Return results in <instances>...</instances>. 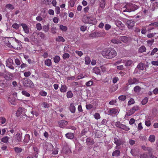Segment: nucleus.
I'll list each match as a JSON object with an SVG mask.
<instances>
[{
  "label": "nucleus",
  "instance_id": "obj_1",
  "mask_svg": "<svg viewBox=\"0 0 158 158\" xmlns=\"http://www.w3.org/2000/svg\"><path fill=\"white\" fill-rule=\"evenodd\" d=\"M102 55L105 58L108 59L114 58L117 55V52L115 50L111 48L104 49L102 52Z\"/></svg>",
  "mask_w": 158,
  "mask_h": 158
},
{
  "label": "nucleus",
  "instance_id": "obj_2",
  "mask_svg": "<svg viewBox=\"0 0 158 158\" xmlns=\"http://www.w3.org/2000/svg\"><path fill=\"white\" fill-rule=\"evenodd\" d=\"M138 8L137 6L133 4L132 3H127L123 8H122V10L124 12H129L134 11Z\"/></svg>",
  "mask_w": 158,
  "mask_h": 158
},
{
  "label": "nucleus",
  "instance_id": "obj_3",
  "mask_svg": "<svg viewBox=\"0 0 158 158\" xmlns=\"http://www.w3.org/2000/svg\"><path fill=\"white\" fill-rule=\"evenodd\" d=\"M83 21L85 23L95 24L97 23V20L94 18L85 16L83 19Z\"/></svg>",
  "mask_w": 158,
  "mask_h": 158
},
{
  "label": "nucleus",
  "instance_id": "obj_4",
  "mask_svg": "<svg viewBox=\"0 0 158 158\" xmlns=\"http://www.w3.org/2000/svg\"><path fill=\"white\" fill-rule=\"evenodd\" d=\"M5 40L6 41L5 43L6 45L9 47H12V46L10 45L11 42L12 41H15L17 43H18L19 42V40H17L15 38L13 37L6 38Z\"/></svg>",
  "mask_w": 158,
  "mask_h": 158
},
{
  "label": "nucleus",
  "instance_id": "obj_5",
  "mask_svg": "<svg viewBox=\"0 0 158 158\" xmlns=\"http://www.w3.org/2000/svg\"><path fill=\"white\" fill-rule=\"evenodd\" d=\"M6 66L10 69L14 70V67L13 66L14 64L13 60L11 59H9L7 60L6 61Z\"/></svg>",
  "mask_w": 158,
  "mask_h": 158
},
{
  "label": "nucleus",
  "instance_id": "obj_6",
  "mask_svg": "<svg viewBox=\"0 0 158 158\" xmlns=\"http://www.w3.org/2000/svg\"><path fill=\"white\" fill-rule=\"evenodd\" d=\"M24 85L27 87H32L34 86V84L32 82L30 79H26L23 81Z\"/></svg>",
  "mask_w": 158,
  "mask_h": 158
},
{
  "label": "nucleus",
  "instance_id": "obj_7",
  "mask_svg": "<svg viewBox=\"0 0 158 158\" xmlns=\"http://www.w3.org/2000/svg\"><path fill=\"white\" fill-rule=\"evenodd\" d=\"M44 148L47 150L51 151L53 150V146L52 143H45Z\"/></svg>",
  "mask_w": 158,
  "mask_h": 158
},
{
  "label": "nucleus",
  "instance_id": "obj_8",
  "mask_svg": "<svg viewBox=\"0 0 158 158\" xmlns=\"http://www.w3.org/2000/svg\"><path fill=\"white\" fill-rule=\"evenodd\" d=\"M20 25L22 27L23 30L25 33L28 34L29 33V28L26 24L22 23Z\"/></svg>",
  "mask_w": 158,
  "mask_h": 158
},
{
  "label": "nucleus",
  "instance_id": "obj_9",
  "mask_svg": "<svg viewBox=\"0 0 158 158\" xmlns=\"http://www.w3.org/2000/svg\"><path fill=\"white\" fill-rule=\"evenodd\" d=\"M127 23L129 29H131L134 26V22L131 20H129L127 21Z\"/></svg>",
  "mask_w": 158,
  "mask_h": 158
},
{
  "label": "nucleus",
  "instance_id": "obj_10",
  "mask_svg": "<svg viewBox=\"0 0 158 158\" xmlns=\"http://www.w3.org/2000/svg\"><path fill=\"white\" fill-rule=\"evenodd\" d=\"M115 24L120 29L123 30L124 27V25L121 22L119 21H116L115 22Z\"/></svg>",
  "mask_w": 158,
  "mask_h": 158
},
{
  "label": "nucleus",
  "instance_id": "obj_11",
  "mask_svg": "<svg viewBox=\"0 0 158 158\" xmlns=\"http://www.w3.org/2000/svg\"><path fill=\"white\" fill-rule=\"evenodd\" d=\"M26 111V109L21 107L19 108L16 112V115L17 117H19L23 112L25 113Z\"/></svg>",
  "mask_w": 158,
  "mask_h": 158
},
{
  "label": "nucleus",
  "instance_id": "obj_12",
  "mask_svg": "<svg viewBox=\"0 0 158 158\" xmlns=\"http://www.w3.org/2000/svg\"><path fill=\"white\" fill-rule=\"evenodd\" d=\"M118 112V110L114 108H110L108 111V114L110 115L114 114Z\"/></svg>",
  "mask_w": 158,
  "mask_h": 158
},
{
  "label": "nucleus",
  "instance_id": "obj_13",
  "mask_svg": "<svg viewBox=\"0 0 158 158\" xmlns=\"http://www.w3.org/2000/svg\"><path fill=\"white\" fill-rule=\"evenodd\" d=\"M128 83L129 85L137 84L139 82V81L135 78L129 79L128 81Z\"/></svg>",
  "mask_w": 158,
  "mask_h": 158
},
{
  "label": "nucleus",
  "instance_id": "obj_14",
  "mask_svg": "<svg viewBox=\"0 0 158 158\" xmlns=\"http://www.w3.org/2000/svg\"><path fill=\"white\" fill-rule=\"evenodd\" d=\"M119 39L125 43H127L129 41L130 38L125 36H121L119 38Z\"/></svg>",
  "mask_w": 158,
  "mask_h": 158
},
{
  "label": "nucleus",
  "instance_id": "obj_15",
  "mask_svg": "<svg viewBox=\"0 0 158 158\" xmlns=\"http://www.w3.org/2000/svg\"><path fill=\"white\" fill-rule=\"evenodd\" d=\"M67 124V122L65 120H60L58 122L59 126L61 128L64 127Z\"/></svg>",
  "mask_w": 158,
  "mask_h": 158
},
{
  "label": "nucleus",
  "instance_id": "obj_16",
  "mask_svg": "<svg viewBox=\"0 0 158 158\" xmlns=\"http://www.w3.org/2000/svg\"><path fill=\"white\" fill-rule=\"evenodd\" d=\"M139 107L138 106L136 105L133 106L131 109L130 110V114L128 115H130L133 114L136 111L139 109Z\"/></svg>",
  "mask_w": 158,
  "mask_h": 158
},
{
  "label": "nucleus",
  "instance_id": "obj_17",
  "mask_svg": "<svg viewBox=\"0 0 158 158\" xmlns=\"http://www.w3.org/2000/svg\"><path fill=\"white\" fill-rule=\"evenodd\" d=\"M69 110L70 112L72 113H74L76 110V108L73 103L70 104L69 107Z\"/></svg>",
  "mask_w": 158,
  "mask_h": 158
},
{
  "label": "nucleus",
  "instance_id": "obj_18",
  "mask_svg": "<svg viewBox=\"0 0 158 158\" xmlns=\"http://www.w3.org/2000/svg\"><path fill=\"white\" fill-rule=\"evenodd\" d=\"M133 61L130 60H125V62L124 63L126 67H128L131 66L133 64Z\"/></svg>",
  "mask_w": 158,
  "mask_h": 158
},
{
  "label": "nucleus",
  "instance_id": "obj_19",
  "mask_svg": "<svg viewBox=\"0 0 158 158\" xmlns=\"http://www.w3.org/2000/svg\"><path fill=\"white\" fill-rule=\"evenodd\" d=\"M13 77L14 76L13 74L8 73L6 75L5 78L6 80H10L12 79L13 78Z\"/></svg>",
  "mask_w": 158,
  "mask_h": 158
},
{
  "label": "nucleus",
  "instance_id": "obj_20",
  "mask_svg": "<svg viewBox=\"0 0 158 158\" xmlns=\"http://www.w3.org/2000/svg\"><path fill=\"white\" fill-rule=\"evenodd\" d=\"M131 153L133 156H138L139 155V151L137 148L132 149L131 151Z\"/></svg>",
  "mask_w": 158,
  "mask_h": 158
},
{
  "label": "nucleus",
  "instance_id": "obj_21",
  "mask_svg": "<svg viewBox=\"0 0 158 158\" xmlns=\"http://www.w3.org/2000/svg\"><path fill=\"white\" fill-rule=\"evenodd\" d=\"M148 139L151 143H154L156 139V136L154 135H150L148 138Z\"/></svg>",
  "mask_w": 158,
  "mask_h": 158
},
{
  "label": "nucleus",
  "instance_id": "obj_22",
  "mask_svg": "<svg viewBox=\"0 0 158 158\" xmlns=\"http://www.w3.org/2000/svg\"><path fill=\"white\" fill-rule=\"evenodd\" d=\"M120 152L118 150L114 151L112 153V156H113L117 157L120 156Z\"/></svg>",
  "mask_w": 158,
  "mask_h": 158
},
{
  "label": "nucleus",
  "instance_id": "obj_23",
  "mask_svg": "<svg viewBox=\"0 0 158 158\" xmlns=\"http://www.w3.org/2000/svg\"><path fill=\"white\" fill-rule=\"evenodd\" d=\"M67 89V87L66 85H62L60 89V91L62 93H64L66 91Z\"/></svg>",
  "mask_w": 158,
  "mask_h": 158
},
{
  "label": "nucleus",
  "instance_id": "obj_24",
  "mask_svg": "<svg viewBox=\"0 0 158 158\" xmlns=\"http://www.w3.org/2000/svg\"><path fill=\"white\" fill-rule=\"evenodd\" d=\"M44 63L46 66L48 67L52 65L51 60L49 59L46 60L44 61Z\"/></svg>",
  "mask_w": 158,
  "mask_h": 158
},
{
  "label": "nucleus",
  "instance_id": "obj_25",
  "mask_svg": "<svg viewBox=\"0 0 158 158\" xmlns=\"http://www.w3.org/2000/svg\"><path fill=\"white\" fill-rule=\"evenodd\" d=\"M65 136L69 139H72L74 137L73 134L71 133H68L66 134Z\"/></svg>",
  "mask_w": 158,
  "mask_h": 158
},
{
  "label": "nucleus",
  "instance_id": "obj_26",
  "mask_svg": "<svg viewBox=\"0 0 158 158\" xmlns=\"http://www.w3.org/2000/svg\"><path fill=\"white\" fill-rule=\"evenodd\" d=\"M111 42L114 44H118L121 43L119 40L117 39H113L111 40Z\"/></svg>",
  "mask_w": 158,
  "mask_h": 158
},
{
  "label": "nucleus",
  "instance_id": "obj_27",
  "mask_svg": "<svg viewBox=\"0 0 158 158\" xmlns=\"http://www.w3.org/2000/svg\"><path fill=\"white\" fill-rule=\"evenodd\" d=\"M93 72L97 74H100V70L98 67H95L93 69Z\"/></svg>",
  "mask_w": 158,
  "mask_h": 158
},
{
  "label": "nucleus",
  "instance_id": "obj_28",
  "mask_svg": "<svg viewBox=\"0 0 158 158\" xmlns=\"http://www.w3.org/2000/svg\"><path fill=\"white\" fill-rule=\"evenodd\" d=\"M30 139V136L29 135L26 134L25 136L24 139L23 141L24 143H27L29 141Z\"/></svg>",
  "mask_w": 158,
  "mask_h": 158
},
{
  "label": "nucleus",
  "instance_id": "obj_29",
  "mask_svg": "<svg viewBox=\"0 0 158 158\" xmlns=\"http://www.w3.org/2000/svg\"><path fill=\"white\" fill-rule=\"evenodd\" d=\"M120 127V129H122L126 131H128L130 129L129 127L123 124H122V125H121V126Z\"/></svg>",
  "mask_w": 158,
  "mask_h": 158
},
{
  "label": "nucleus",
  "instance_id": "obj_30",
  "mask_svg": "<svg viewBox=\"0 0 158 158\" xmlns=\"http://www.w3.org/2000/svg\"><path fill=\"white\" fill-rule=\"evenodd\" d=\"M125 62V60L123 59H121L118 60V61L115 62L114 63V65H117L123 63Z\"/></svg>",
  "mask_w": 158,
  "mask_h": 158
},
{
  "label": "nucleus",
  "instance_id": "obj_31",
  "mask_svg": "<svg viewBox=\"0 0 158 158\" xmlns=\"http://www.w3.org/2000/svg\"><path fill=\"white\" fill-rule=\"evenodd\" d=\"M146 49L145 47L144 46H141L139 49V52L142 53L146 51Z\"/></svg>",
  "mask_w": 158,
  "mask_h": 158
},
{
  "label": "nucleus",
  "instance_id": "obj_32",
  "mask_svg": "<svg viewBox=\"0 0 158 158\" xmlns=\"http://www.w3.org/2000/svg\"><path fill=\"white\" fill-rule=\"evenodd\" d=\"M49 24H48L47 25H44L43 27V30L45 32H48L49 30Z\"/></svg>",
  "mask_w": 158,
  "mask_h": 158
},
{
  "label": "nucleus",
  "instance_id": "obj_33",
  "mask_svg": "<svg viewBox=\"0 0 158 158\" xmlns=\"http://www.w3.org/2000/svg\"><path fill=\"white\" fill-rule=\"evenodd\" d=\"M56 40L58 42H64L65 40L64 38L61 36H59L58 37L56 38Z\"/></svg>",
  "mask_w": 158,
  "mask_h": 158
},
{
  "label": "nucleus",
  "instance_id": "obj_34",
  "mask_svg": "<svg viewBox=\"0 0 158 158\" xmlns=\"http://www.w3.org/2000/svg\"><path fill=\"white\" fill-rule=\"evenodd\" d=\"M60 29L63 31H66L67 29V28L66 26H63L62 25H60Z\"/></svg>",
  "mask_w": 158,
  "mask_h": 158
},
{
  "label": "nucleus",
  "instance_id": "obj_35",
  "mask_svg": "<svg viewBox=\"0 0 158 158\" xmlns=\"http://www.w3.org/2000/svg\"><path fill=\"white\" fill-rule=\"evenodd\" d=\"M86 141L87 143L90 145L93 144L94 143L93 140L89 138H87L86 139Z\"/></svg>",
  "mask_w": 158,
  "mask_h": 158
},
{
  "label": "nucleus",
  "instance_id": "obj_36",
  "mask_svg": "<svg viewBox=\"0 0 158 158\" xmlns=\"http://www.w3.org/2000/svg\"><path fill=\"white\" fill-rule=\"evenodd\" d=\"M21 93H22V94L23 95L26 97H29L30 96V94L28 93L27 91H25V90L22 91Z\"/></svg>",
  "mask_w": 158,
  "mask_h": 158
},
{
  "label": "nucleus",
  "instance_id": "obj_37",
  "mask_svg": "<svg viewBox=\"0 0 158 158\" xmlns=\"http://www.w3.org/2000/svg\"><path fill=\"white\" fill-rule=\"evenodd\" d=\"M85 64H89L90 63V60L88 56H86L85 58Z\"/></svg>",
  "mask_w": 158,
  "mask_h": 158
},
{
  "label": "nucleus",
  "instance_id": "obj_38",
  "mask_svg": "<svg viewBox=\"0 0 158 158\" xmlns=\"http://www.w3.org/2000/svg\"><path fill=\"white\" fill-rule=\"evenodd\" d=\"M137 67L140 70H143L144 68V64L142 63H140Z\"/></svg>",
  "mask_w": 158,
  "mask_h": 158
},
{
  "label": "nucleus",
  "instance_id": "obj_39",
  "mask_svg": "<svg viewBox=\"0 0 158 158\" xmlns=\"http://www.w3.org/2000/svg\"><path fill=\"white\" fill-rule=\"evenodd\" d=\"M9 139V137L7 136H5L2 138L1 140L2 142L6 143L8 142Z\"/></svg>",
  "mask_w": 158,
  "mask_h": 158
},
{
  "label": "nucleus",
  "instance_id": "obj_40",
  "mask_svg": "<svg viewBox=\"0 0 158 158\" xmlns=\"http://www.w3.org/2000/svg\"><path fill=\"white\" fill-rule=\"evenodd\" d=\"M73 96V94L71 91H69L67 93V97L68 98H71Z\"/></svg>",
  "mask_w": 158,
  "mask_h": 158
},
{
  "label": "nucleus",
  "instance_id": "obj_41",
  "mask_svg": "<svg viewBox=\"0 0 158 158\" xmlns=\"http://www.w3.org/2000/svg\"><path fill=\"white\" fill-rule=\"evenodd\" d=\"M36 26L37 30L38 31H40L42 29L41 25L40 23L36 24Z\"/></svg>",
  "mask_w": 158,
  "mask_h": 158
},
{
  "label": "nucleus",
  "instance_id": "obj_42",
  "mask_svg": "<svg viewBox=\"0 0 158 158\" xmlns=\"http://www.w3.org/2000/svg\"><path fill=\"white\" fill-rule=\"evenodd\" d=\"M148 101V98L147 97L145 98L142 101L141 103L143 105L146 104Z\"/></svg>",
  "mask_w": 158,
  "mask_h": 158
},
{
  "label": "nucleus",
  "instance_id": "obj_43",
  "mask_svg": "<svg viewBox=\"0 0 158 158\" xmlns=\"http://www.w3.org/2000/svg\"><path fill=\"white\" fill-rule=\"evenodd\" d=\"M17 137L16 139L18 140L19 142H21L22 140L21 136L20 135L19 133H18L16 134Z\"/></svg>",
  "mask_w": 158,
  "mask_h": 158
},
{
  "label": "nucleus",
  "instance_id": "obj_44",
  "mask_svg": "<svg viewBox=\"0 0 158 158\" xmlns=\"http://www.w3.org/2000/svg\"><path fill=\"white\" fill-rule=\"evenodd\" d=\"M105 4V1L104 0H101L100 5V7L102 8H103L104 7Z\"/></svg>",
  "mask_w": 158,
  "mask_h": 158
},
{
  "label": "nucleus",
  "instance_id": "obj_45",
  "mask_svg": "<svg viewBox=\"0 0 158 158\" xmlns=\"http://www.w3.org/2000/svg\"><path fill=\"white\" fill-rule=\"evenodd\" d=\"M60 58L59 56H56L54 59V61L55 63H58L60 60Z\"/></svg>",
  "mask_w": 158,
  "mask_h": 158
},
{
  "label": "nucleus",
  "instance_id": "obj_46",
  "mask_svg": "<svg viewBox=\"0 0 158 158\" xmlns=\"http://www.w3.org/2000/svg\"><path fill=\"white\" fill-rule=\"evenodd\" d=\"M93 84V81L92 80H90L89 81L86 82L85 84L87 86H89L92 85Z\"/></svg>",
  "mask_w": 158,
  "mask_h": 158
},
{
  "label": "nucleus",
  "instance_id": "obj_47",
  "mask_svg": "<svg viewBox=\"0 0 158 158\" xmlns=\"http://www.w3.org/2000/svg\"><path fill=\"white\" fill-rule=\"evenodd\" d=\"M114 143L116 144L117 146H119L121 144L120 142L117 138H115L114 139Z\"/></svg>",
  "mask_w": 158,
  "mask_h": 158
},
{
  "label": "nucleus",
  "instance_id": "obj_48",
  "mask_svg": "<svg viewBox=\"0 0 158 158\" xmlns=\"http://www.w3.org/2000/svg\"><path fill=\"white\" fill-rule=\"evenodd\" d=\"M158 50V49L157 48H154L152 51L151 55H153L155 53L157 52Z\"/></svg>",
  "mask_w": 158,
  "mask_h": 158
},
{
  "label": "nucleus",
  "instance_id": "obj_49",
  "mask_svg": "<svg viewBox=\"0 0 158 158\" xmlns=\"http://www.w3.org/2000/svg\"><path fill=\"white\" fill-rule=\"evenodd\" d=\"M12 27L16 29H18L19 27V25L17 23H15L12 25Z\"/></svg>",
  "mask_w": 158,
  "mask_h": 158
},
{
  "label": "nucleus",
  "instance_id": "obj_50",
  "mask_svg": "<svg viewBox=\"0 0 158 158\" xmlns=\"http://www.w3.org/2000/svg\"><path fill=\"white\" fill-rule=\"evenodd\" d=\"M140 88L139 86H136L134 88V91L135 92H139L140 91Z\"/></svg>",
  "mask_w": 158,
  "mask_h": 158
},
{
  "label": "nucleus",
  "instance_id": "obj_51",
  "mask_svg": "<svg viewBox=\"0 0 158 158\" xmlns=\"http://www.w3.org/2000/svg\"><path fill=\"white\" fill-rule=\"evenodd\" d=\"M134 100L132 98H131L128 102V105L129 106L131 105L134 104Z\"/></svg>",
  "mask_w": 158,
  "mask_h": 158
},
{
  "label": "nucleus",
  "instance_id": "obj_52",
  "mask_svg": "<svg viewBox=\"0 0 158 158\" xmlns=\"http://www.w3.org/2000/svg\"><path fill=\"white\" fill-rule=\"evenodd\" d=\"M0 120L1 121V123L3 124L5 123L6 122V119L3 117H0Z\"/></svg>",
  "mask_w": 158,
  "mask_h": 158
},
{
  "label": "nucleus",
  "instance_id": "obj_53",
  "mask_svg": "<svg viewBox=\"0 0 158 158\" xmlns=\"http://www.w3.org/2000/svg\"><path fill=\"white\" fill-rule=\"evenodd\" d=\"M69 57V55L67 53H65L63 55V57L64 59L68 58Z\"/></svg>",
  "mask_w": 158,
  "mask_h": 158
},
{
  "label": "nucleus",
  "instance_id": "obj_54",
  "mask_svg": "<svg viewBox=\"0 0 158 158\" xmlns=\"http://www.w3.org/2000/svg\"><path fill=\"white\" fill-rule=\"evenodd\" d=\"M6 7L10 10H12L14 8L13 6L10 4L7 5L6 6Z\"/></svg>",
  "mask_w": 158,
  "mask_h": 158
},
{
  "label": "nucleus",
  "instance_id": "obj_55",
  "mask_svg": "<svg viewBox=\"0 0 158 158\" xmlns=\"http://www.w3.org/2000/svg\"><path fill=\"white\" fill-rule=\"evenodd\" d=\"M154 42V40L153 39H152L150 40H148L147 42V44L149 46H151L152 45L153 43Z\"/></svg>",
  "mask_w": 158,
  "mask_h": 158
},
{
  "label": "nucleus",
  "instance_id": "obj_56",
  "mask_svg": "<svg viewBox=\"0 0 158 158\" xmlns=\"http://www.w3.org/2000/svg\"><path fill=\"white\" fill-rule=\"evenodd\" d=\"M119 80L118 78V77H114L113 79V83H116Z\"/></svg>",
  "mask_w": 158,
  "mask_h": 158
},
{
  "label": "nucleus",
  "instance_id": "obj_57",
  "mask_svg": "<svg viewBox=\"0 0 158 158\" xmlns=\"http://www.w3.org/2000/svg\"><path fill=\"white\" fill-rule=\"evenodd\" d=\"M31 74V73L30 71L25 72L24 73V75L25 77H28Z\"/></svg>",
  "mask_w": 158,
  "mask_h": 158
},
{
  "label": "nucleus",
  "instance_id": "obj_58",
  "mask_svg": "<svg viewBox=\"0 0 158 158\" xmlns=\"http://www.w3.org/2000/svg\"><path fill=\"white\" fill-rule=\"evenodd\" d=\"M118 98L119 100L124 101L126 98V96L125 95H121L118 97Z\"/></svg>",
  "mask_w": 158,
  "mask_h": 158
},
{
  "label": "nucleus",
  "instance_id": "obj_59",
  "mask_svg": "<svg viewBox=\"0 0 158 158\" xmlns=\"http://www.w3.org/2000/svg\"><path fill=\"white\" fill-rule=\"evenodd\" d=\"M31 113L32 115H35L36 117L38 116L39 115L38 113L36 111L32 110Z\"/></svg>",
  "mask_w": 158,
  "mask_h": 158
},
{
  "label": "nucleus",
  "instance_id": "obj_60",
  "mask_svg": "<svg viewBox=\"0 0 158 158\" xmlns=\"http://www.w3.org/2000/svg\"><path fill=\"white\" fill-rule=\"evenodd\" d=\"M40 94L42 96H46L47 95V93L44 91H41Z\"/></svg>",
  "mask_w": 158,
  "mask_h": 158
},
{
  "label": "nucleus",
  "instance_id": "obj_61",
  "mask_svg": "<svg viewBox=\"0 0 158 158\" xmlns=\"http://www.w3.org/2000/svg\"><path fill=\"white\" fill-rule=\"evenodd\" d=\"M83 73L80 74L79 76H78L76 78V80L83 78Z\"/></svg>",
  "mask_w": 158,
  "mask_h": 158
},
{
  "label": "nucleus",
  "instance_id": "obj_62",
  "mask_svg": "<svg viewBox=\"0 0 158 158\" xmlns=\"http://www.w3.org/2000/svg\"><path fill=\"white\" fill-rule=\"evenodd\" d=\"M156 34L155 33H149L147 35V37L149 38H152Z\"/></svg>",
  "mask_w": 158,
  "mask_h": 158
},
{
  "label": "nucleus",
  "instance_id": "obj_63",
  "mask_svg": "<svg viewBox=\"0 0 158 158\" xmlns=\"http://www.w3.org/2000/svg\"><path fill=\"white\" fill-rule=\"evenodd\" d=\"M94 117L96 119H98L100 118V114L98 113H95L94 115Z\"/></svg>",
  "mask_w": 158,
  "mask_h": 158
},
{
  "label": "nucleus",
  "instance_id": "obj_64",
  "mask_svg": "<svg viewBox=\"0 0 158 158\" xmlns=\"http://www.w3.org/2000/svg\"><path fill=\"white\" fill-rule=\"evenodd\" d=\"M15 150L17 152H22V150L20 148L18 147H15Z\"/></svg>",
  "mask_w": 158,
  "mask_h": 158
}]
</instances>
